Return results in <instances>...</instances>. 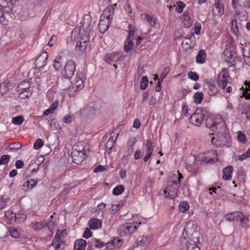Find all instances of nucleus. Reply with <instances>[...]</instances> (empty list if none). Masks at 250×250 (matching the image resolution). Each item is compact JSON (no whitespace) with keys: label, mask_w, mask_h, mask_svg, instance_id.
I'll use <instances>...</instances> for the list:
<instances>
[{"label":"nucleus","mask_w":250,"mask_h":250,"mask_svg":"<svg viewBox=\"0 0 250 250\" xmlns=\"http://www.w3.org/2000/svg\"><path fill=\"white\" fill-rule=\"evenodd\" d=\"M206 125L216 134L217 137H213L211 142L217 146L221 147L226 146L229 141L226 122L219 117L218 119H208Z\"/></svg>","instance_id":"f257e3e1"},{"label":"nucleus","mask_w":250,"mask_h":250,"mask_svg":"<svg viewBox=\"0 0 250 250\" xmlns=\"http://www.w3.org/2000/svg\"><path fill=\"white\" fill-rule=\"evenodd\" d=\"M182 174L178 171L176 174L171 175L168 181L167 187L164 190L166 198L173 199L177 196L179 188L181 185Z\"/></svg>","instance_id":"f03ea898"},{"label":"nucleus","mask_w":250,"mask_h":250,"mask_svg":"<svg viewBox=\"0 0 250 250\" xmlns=\"http://www.w3.org/2000/svg\"><path fill=\"white\" fill-rule=\"evenodd\" d=\"M230 81L231 78L229 70L226 68L222 69L217 75L216 83L218 87L223 90L226 88V92L230 93L232 91V87L230 86H227V85Z\"/></svg>","instance_id":"7ed1b4c3"},{"label":"nucleus","mask_w":250,"mask_h":250,"mask_svg":"<svg viewBox=\"0 0 250 250\" xmlns=\"http://www.w3.org/2000/svg\"><path fill=\"white\" fill-rule=\"evenodd\" d=\"M141 224V222L138 224L135 222L125 223L119 227L118 231L121 236L130 234L136 230L138 226Z\"/></svg>","instance_id":"20e7f679"},{"label":"nucleus","mask_w":250,"mask_h":250,"mask_svg":"<svg viewBox=\"0 0 250 250\" xmlns=\"http://www.w3.org/2000/svg\"><path fill=\"white\" fill-rule=\"evenodd\" d=\"M76 64L72 60H69L66 62L64 69L62 71V75L65 79H70L74 74Z\"/></svg>","instance_id":"39448f33"},{"label":"nucleus","mask_w":250,"mask_h":250,"mask_svg":"<svg viewBox=\"0 0 250 250\" xmlns=\"http://www.w3.org/2000/svg\"><path fill=\"white\" fill-rule=\"evenodd\" d=\"M123 57V53L122 52H112L104 55V61L109 64H113L115 69L117 68V65L115 63L119 62L122 57Z\"/></svg>","instance_id":"423d86ee"},{"label":"nucleus","mask_w":250,"mask_h":250,"mask_svg":"<svg viewBox=\"0 0 250 250\" xmlns=\"http://www.w3.org/2000/svg\"><path fill=\"white\" fill-rule=\"evenodd\" d=\"M132 25L129 24L128 26L129 30H128V36L124 43V50L126 52H128L131 50L134 47V33L135 30L131 29Z\"/></svg>","instance_id":"0eeeda50"},{"label":"nucleus","mask_w":250,"mask_h":250,"mask_svg":"<svg viewBox=\"0 0 250 250\" xmlns=\"http://www.w3.org/2000/svg\"><path fill=\"white\" fill-rule=\"evenodd\" d=\"M205 118V114L200 109H197L191 116L189 119L190 123L195 126H199Z\"/></svg>","instance_id":"6e6552de"},{"label":"nucleus","mask_w":250,"mask_h":250,"mask_svg":"<svg viewBox=\"0 0 250 250\" xmlns=\"http://www.w3.org/2000/svg\"><path fill=\"white\" fill-rule=\"evenodd\" d=\"M73 162L77 165L81 164L86 157V151L84 149L79 150L74 149L71 153Z\"/></svg>","instance_id":"1a4fd4ad"},{"label":"nucleus","mask_w":250,"mask_h":250,"mask_svg":"<svg viewBox=\"0 0 250 250\" xmlns=\"http://www.w3.org/2000/svg\"><path fill=\"white\" fill-rule=\"evenodd\" d=\"M217 154L214 150L208 151L199 155L201 160L205 163H214L217 161Z\"/></svg>","instance_id":"9d476101"},{"label":"nucleus","mask_w":250,"mask_h":250,"mask_svg":"<svg viewBox=\"0 0 250 250\" xmlns=\"http://www.w3.org/2000/svg\"><path fill=\"white\" fill-rule=\"evenodd\" d=\"M86 25L85 23H83L82 26L79 29H75L72 31L71 37L74 36V39L76 38V34L78 33V35L79 36V38L82 40H83L84 42H86L89 39V32L88 30L84 32L85 28Z\"/></svg>","instance_id":"9b49d317"},{"label":"nucleus","mask_w":250,"mask_h":250,"mask_svg":"<svg viewBox=\"0 0 250 250\" xmlns=\"http://www.w3.org/2000/svg\"><path fill=\"white\" fill-rule=\"evenodd\" d=\"M197 227V225L194 221L189 220L186 223L183 230V238L186 239L188 234H192L193 233L196 231Z\"/></svg>","instance_id":"f8f14e48"},{"label":"nucleus","mask_w":250,"mask_h":250,"mask_svg":"<svg viewBox=\"0 0 250 250\" xmlns=\"http://www.w3.org/2000/svg\"><path fill=\"white\" fill-rule=\"evenodd\" d=\"M53 222L51 221L48 222V223L44 221H42L38 222H32L30 227L35 230L38 231L47 226L49 229L52 230L53 229Z\"/></svg>","instance_id":"ddd939ff"},{"label":"nucleus","mask_w":250,"mask_h":250,"mask_svg":"<svg viewBox=\"0 0 250 250\" xmlns=\"http://www.w3.org/2000/svg\"><path fill=\"white\" fill-rule=\"evenodd\" d=\"M117 4H111L106 7L101 15L102 18L111 21Z\"/></svg>","instance_id":"4468645a"},{"label":"nucleus","mask_w":250,"mask_h":250,"mask_svg":"<svg viewBox=\"0 0 250 250\" xmlns=\"http://www.w3.org/2000/svg\"><path fill=\"white\" fill-rule=\"evenodd\" d=\"M47 57L48 55L46 52H43L41 54L35 61L36 68L38 69L42 68L46 65Z\"/></svg>","instance_id":"2eb2a0df"},{"label":"nucleus","mask_w":250,"mask_h":250,"mask_svg":"<svg viewBox=\"0 0 250 250\" xmlns=\"http://www.w3.org/2000/svg\"><path fill=\"white\" fill-rule=\"evenodd\" d=\"M62 234V232L60 230H58L51 243V246L55 250H59L61 248V246L64 244L63 240L61 238Z\"/></svg>","instance_id":"dca6fc26"},{"label":"nucleus","mask_w":250,"mask_h":250,"mask_svg":"<svg viewBox=\"0 0 250 250\" xmlns=\"http://www.w3.org/2000/svg\"><path fill=\"white\" fill-rule=\"evenodd\" d=\"M142 21H146L150 26L155 27L158 25L157 18L156 16H151L148 14H142L140 16Z\"/></svg>","instance_id":"f3484780"},{"label":"nucleus","mask_w":250,"mask_h":250,"mask_svg":"<svg viewBox=\"0 0 250 250\" xmlns=\"http://www.w3.org/2000/svg\"><path fill=\"white\" fill-rule=\"evenodd\" d=\"M122 245L121 241L118 238H113L106 245L107 250H115L119 249Z\"/></svg>","instance_id":"a211bd4d"},{"label":"nucleus","mask_w":250,"mask_h":250,"mask_svg":"<svg viewBox=\"0 0 250 250\" xmlns=\"http://www.w3.org/2000/svg\"><path fill=\"white\" fill-rule=\"evenodd\" d=\"M111 22V21L105 19H103L101 16L98 24L100 32L102 33H105L107 30Z\"/></svg>","instance_id":"6ab92c4d"},{"label":"nucleus","mask_w":250,"mask_h":250,"mask_svg":"<svg viewBox=\"0 0 250 250\" xmlns=\"http://www.w3.org/2000/svg\"><path fill=\"white\" fill-rule=\"evenodd\" d=\"M242 52L245 62L250 64V42L245 43Z\"/></svg>","instance_id":"aec40b11"},{"label":"nucleus","mask_w":250,"mask_h":250,"mask_svg":"<svg viewBox=\"0 0 250 250\" xmlns=\"http://www.w3.org/2000/svg\"><path fill=\"white\" fill-rule=\"evenodd\" d=\"M152 142L150 140H147L146 143V149L145 151L146 155L144 158V161L146 162L151 156L153 147L152 146Z\"/></svg>","instance_id":"412c9836"},{"label":"nucleus","mask_w":250,"mask_h":250,"mask_svg":"<svg viewBox=\"0 0 250 250\" xmlns=\"http://www.w3.org/2000/svg\"><path fill=\"white\" fill-rule=\"evenodd\" d=\"M30 83L26 81H22L19 84V88L22 90L21 92L20 93V96L21 98L28 97V95H25L24 93L30 88Z\"/></svg>","instance_id":"4be33fe9"},{"label":"nucleus","mask_w":250,"mask_h":250,"mask_svg":"<svg viewBox=\"0 0 250 250\" xmlns=\"http://www.w3.org/2000/svg\"><path fill=\"white\" fill-rule=\"evenodd\" d=\"M102 221L97 218L91 219L88 222V226L92 229H98L102 227Z\"/></svg>","instance_id":"5701e85b"},{"label":"nucleus","mask_w":250,"mask_h":250,"mask_svg":"<svg viewBox=\"0 0 250 250\" xmlns=\"http://www.w3.org/2000/svg\"><path fill=\"white\" fill-rule=\"evenodd\" d=\"M212 10L214 12H216L215 14L218 16L221 17L224 14L225 11L224 4L222 2H214V8Z\"/></svg>","instance_id":"b1692460"},{"label":"nucleus","mask_w":250,"mask_h":250,"mask_svg":"<svg viewBox=\"0 0 250 250\" xmlns=\"http://www.w3.org/2000/svg\"><path fill=\"white\" fill-rule=\"evenodd\" d=\"M242 212L240 211H233L225 214V218L226 220L231 222L239 219L241 217Z\"/></svg>","instance_id":"393cba45"},{"label":"nucleus","mask_w":250,"mask_h":250,"mask_svg":"<svg viewBox=\"0 0 250 250\" xmlns=\"http://www.w3.org/2000/svg\"><path fill=\"white\" fill-rule=\"evenodd\" d=\"M86 246V241L83 239L77 240L74 243V250H85Z\"/></svg>","instance_id":"a878e982"},{"label":"nucleus","mask_w":250,"mask_h":250,"mask_svg":"<svg viewBox=\"0 0 250 250\" xmlns=\"http://www.w3.org/2000/svg\"><path fill=\"white\" fill-rule=\"evenodd\" d=\"M232 170L233 167L231 166H228L224 168L223 170V179L226 180L230 179L232 176Z\"/></svg>","instance_id":"bb28decb"},{"label":"nucleus","mask_w":250,"mask_h":250,"mask_svg":"<svg viewBox=\"0 0 250 250\" xmlns=\"http://www.w3.org/2000/svg\"><path fill=\"white\" fill-rule=\"evenodd\" d=\"M206 58V53L204 50H200L196 57V62L198 64H203L205 62Z\"/></svg>","instance_id":"cd10ccee"},{"label":"nucleus","mask_w":250,"mask_h":250,"mask_svg":"<svg viewBox=\"0 0 250 250\" xmlns=\"http://www.w3.org/2000/svg\"><path fill=\"white\" fill-rule=\"evenodd\" d=\"M37 184L36 180L32 179H29L26 181L23 184V189L25 190L32 189L34 188Z\"/></svg>","instance_id":"c85d7f7f"},{"label":"nucleus","mask_w":250,"mask_h":250,"mask_svg":"<svg viewBox=\"0 0 250 250\" xmlns=\"http://www.w3.org/2000/svg\"><path fill=\"white\" fill-rule=\"evenodd\" d=\"M149 241L147 237L141 236L138 238L135 244L138 245V246H142L141 247H143L146 250Z\"/></svg>","instance_id":"c756f323"},{"label":"nucleus","mask_w":250,"mask_h":250,"mask_svg":"<svg viewBox=\"0 0 250 250\" xmlns=\"http://www.w3.org/2000/svg\"><path fill=\"white\" fill-rule=\"evenodd\" d=\"M245 87H242L241 89L242 90L243 95L247 99H250V81L245 82Z\"/></svg>","instance_id":"7c9ffc66"},{"label":"nucleus","mask_w":250,"mask_h":250,"mask_svg":"<svg viewBox=\"0 0 250 250\" xmlns=\"http://www.w3.org/2000/svg\"><path fill=\"white\" fill-rule=\"evenodd\" d=\"M183 24L185 27L188 28L191 25V22L189 16L186 13H184L180 16Z\"/></svg>","instance_id":"2f4dec72"},{"label":"nucleus","mask_w":250,"mask_h":250,"mask_svg":"<svg viewBox=\"0 0 250 250\" xmlns=\"http://www.w3.org/2000/svg\"><path fill=\"white\" fill-rule=\"evenodd\" d=\"M78 89L81 90L84 87L83 80L80 76H77L75 80L72 83Z\"/></svg>","instance_id":"473e14b6"},{"label":"nucleus","mask_w":250,"mask_h":250,"mask_svg":"<svg viewBox=\"0 0 250 250\" xmlns=\"http://www.w3.org/2000/svg\"><path fill=\"white\" fill-rule=\"evenodd\" d=\"M240 219L241 227L247 229L249 228V219L248 217L242 213L241 217H239Z\"/></svg>","instance_id":"72a5a7b5"},{"label":"nucleus","mask_w":250,"mask_h":250,"mask_svg":"<svg viewBox=\"0 0 250 250\" xmlns=\"http://www.w3.org/2000/svg\"><path fill=\"white\" fill-rule=\"evenodd\" d=\"M186 168L188 171L192 173L193 175H196L199 172L198 167L194 163L190 165L187 164Z\"/></svg>","instance_id":"f704fd0d"},{"label":"nucleus","mask_w":250,"mask_h":250,"mask_svg":"<svg viewBox=\"0 0 250 250\" xmlns=\"http://www.w3.org/2000/svg\"><path fill=\"white\" fill-rule=\"evenodd\" d=\"M62 57L61 55H58L53 61V66L56 70L60 69L62 66L61 60Z\"/></svg>","instance_id":"c9c22d12"},{"label":"nucleus","mask_w":250,"mask_h":250,"mask_svg":"<svg viewBox=\"0 0 250 250\" xmlns=\"http://www.w3.org/2000/svg\"><path fill=\"white\" fill-rule=\"evenodd\" d=\"M193 98L195 103L197 104H200L203 100L204 94L202 92H197L194 94Z\"/></svg>","instance_id":"e433bc0d"},{"label":"nucleus","mask_w":250,"mask_h":250,"mask_svg":"<svg viewBox=\"0 0 250 250\" xmlns=\"http://www.w3.org/2000/svg\"><path fill=\"white\" fill-rule=\"evenodd\" d=\"M26 218V215L24 213H20L15 214L14 221L18 223H21L24 221Z\"/></svg>","instance_id":"4c0bfd02"},{"label":"nucleus","mask_w":250,"mask_h":250,"mask_svg":"<svg viewBox=\"0 0 250 250\" xmlns=\"http://www.w3.org/2000/svg\"><path fill=\"white\" fill-rule=\"evenodd\" d=\"M125 190V187L122 185H119L115 187L112 191L114 195L118 196L122 194Z\"/></svg>","instance_id":"58836bf2"},{"label":"nucleus","mask_w":250,"mask_h":250,"mask_svg":"<svg viewBox=\"0 0 250 250\" xmlns=\"http://www.w3.org/2000/svg\"><path fill=\"white\" fill-rule=\"evenodd\" d=\"M180 250H200V249L194 243H187L186 245L183 246L182 249Z\"/></svg>","instance_id":"ea45409f"},{"label":"nucleus","mask_w":250,"mask_h":250,"mask_svg":"<svg viewBox=\"0 0 250 250\" xmlns=\"http://www.w3.org/2000/svg\"><path fill=\"white\" fill-rule=\"evenodd\" d=\"M9 83L4 82L0 84V95L5 94L9 89Z\"/></svg>","instance_id":"a19ab883"},{"label":"nucleus","mask_w":250,"mask_h":250,"mask_svg":"<svg viewBox=\"0 0 250 250\" xmlns=\"http://www.w3.org/2000/svg\"><path fill=\"white\" fill-rule=\"evenodd\" d=\"M231 30L232 32L236 35H238L239 33L238 26L237 22L236 20H232L230 23Z\"/></svg>","instance_id":"79ce46f5"},{"label":"nucleus","mask_w":250,"mask_h":250,"mask_svg":"<svg viewBox=\"0 0 250 250\" xmlns=\"http://www.w3.org/2000/svg\"><path fill=\"white\" fill-rule=\"evenodd\" d=\"M79 91H80V90L78 89V88L73 84L67 89L68 94L70 97L74 96Z\"/></svg>","instance_id":"37998d69"},{"label":"nucleus","mask_w":250,"mask_h":250,"mask_svg":"<svg viewBox=\"0 0 250 250\" xmlns=\"http://www.w3.org/2000/svg\"><path fill=\"white\" fill-rule=\"evenodd\" d=\"M189 208V205L186 201H183L180 202L179 205V210L181 212H185L188 210Z\"/></svg>","instance_id":"c03bdc74"},{"label":"nucleus","mask_w":250,"mask_h":250,"mask_svg":"<svg viewBox=\"0 0 250 250\" xmlns=\"http://www.w3.org/2000/svg\"><path fill=\"white\" fill-rule=\"evenodd\" d=\"M185 6V4L181 0H178L176 2V11L179 14L182 13Z\"/></svg>","instance_id":"a18cd8bd"},{"label":"nucleus","mask_w":250,"mask_h":250,"mask_svg":"<svg viewBox=\"0 0 250 250\" xmlns=\"http://www.w3.org/2000/svg\"><path fill=\"white\" fill-rule=\"evenodd\" d=\"M237 134V138L238 142L243 144H245L247 142V137L244 133H242L241 131H238Z\"/></svg>","instance_id":"49530a36"},{"label":"nucleus","mask_w":250,"mask_h":250,"mask_svg":"<svg viewBox=\"0 0 250 250\" xmlns=\"http://www.w3.org/2000/svg\"><path fill=\"white\" fill-rule=\"evenodd\" d=\"M23 122V117L21 116H18L12 118V123L15 125H21Z\"/></svg>","instance_id":"de8ad7c7"},{"label":"nucleus","mask_w":250,"mask_h":250,"mask_svg":"<svg viewBox=\"0 0 250 250\" xmlns=\"http://www.w3.org/2000/svg\"><path fill=\"white\" fill-rule=\"evenodd\" d=\"M12 0H0V8H9L11 5Z\"/></svg>","instance_id":"09e8293b"},{"label":"nucleus","mask_w":250,"mask_h":250,"mask_svg":"<svg viewBox=\"0 0 250 250\" xmlns=\"http://www.w3.org/2000/svg\"><path fill=\"white\" fill-rule=\"evenodd\" d=\"M148 83V80L146 76H143L142 78L141 82V84H140V88L142 90H145L146 88L147 87Z\"/></svg>","instance_id":"8fccbe9b"},{"label":"nucleus","mask_w":250,"mask_h":250,"mask_svg":"<svg viewBox=\"0 0 250 250\" xmlns=\"http://www.w3.org/2000/svg\"><path fill=\"white\" fill-rule=\"evenodd\" d=\"M121 206L120 203L113 204L111 205L109 211L110 213L115 214L120 209Z\"/></svg>","instance_id":"3c124183"},{"label":"nucleus","mask_w":250,"mask_h":250,"mask_svg":"<svg viewBox=\"0 0 250 250\" xmlns=\"http://www.w3.org/2000/svg\"><path fill=\"white\" fill-rule=\"evenodd\" d=\"M188 79L194 81H197L199 80V76L197 73L193 71H189L188 73Z\"/></svg>","instance_id":"603ef678"},{"label":"nucleus","mask_w":250,"mask_h":250,"mask_svg":"<svg viewBox=\"0 0 250 250\" xmlns=\"http://www.w3.org/2000/svg\"><path fill=\"white\" fill-rule=\"evenodd\" d=\"M169 71H170V69L169 68V67H165L164 68H163V70L162 72V73H161V75L160 76V81H163L164 79L165 78H166L167 77V74L169 73Z\"/></svg>","instance_id":"864d4df0"},{"label":"nucleus","mask_w":250,"mask_h":250,"mask_svg":"<svg viewBox=\"0 0 250 250\" xmlns=\"http://www.w3.org/2000/svg\"><path fill=\"white\" fill-rule=\"evenodd\" d=\"M234 107L233 104L230 102L228 100H227V104L225 108V112L226 113L229 114L230 112H233Z\"/></svg>","instance_id":"5fc2aeb1"},{"label":"nucleus","mask_w":250,"mask_h":250,"mask_svg":"<svg viewBox=\"0 0 250 250\" xmlns=\"http://www.w3.org/2000/svg\"><path fill=\"white\" fill-rule=\"evenodd\" d=\"M10 159V156L9 155H4L0 158V166L5 165L8 163Z\"/></svg>","instance_id":"6e6d98bb"},{"label":"nucleus","mask_w":250,"mask_h":250,"mask_svg":"<svg viewBox=\"0 0 250 250\" xmlns=\"http://www.w3.org/2000/svg\"><path fill=\"white\" fill-rule=\"evenodd\" d=\"M43 145V141L41 139H38L34 144V148L36 150L40 149Z\"/></svg>","instance_id":"4d7b16f0"},{"label":"nucleus","mask_w":250,"mask_h":250,"mask_svg":"<svg viewBox=\"0 0 250 250\" xmlns=\"http://www.w3.org/2000/svg\"><path fill=\"white\" fill-rule=\"evenodd\" d=\"M15 214V213L13 212L11 210H7L5 212V216L10 221H14Z\"/></svg>","instance_id":"13d9d810"},{"label":"nucleus","mask_w":250,"mask_h":250,"mask_svg":"<svg viewBox=\"0 0 250 250\" xmlns=\"http://www.w3.org/2000/svg\"><path fill=\"white\" fill-rule=\"evenodd\" d=\"M10 233L12 237L17 238H19L20 236V234L19 233V231L18 230L14 228H12L10 229Z\"/></svg>","instance_id":"bf43d9fd"},{"label":"nucleus","mask_w":250,"mask_h":250,"mask_svg":"<svg viewBox=\"0 0 250 250\" xmlns=\"http://www.w3.org/2000/svg\"><path fill=\"white\" fill-rule=\"evenodd\" d=\"M201 29V24L199 22H196L194 29V33L196 35H199Z\"/></svg>","instance_id":"052dcab7"},{"label":"nucleus","mask_w":250,"mask_h":250,"mask_svg":"<svg viewBox=\"0 0 250 250\" xmlns=\"http://www.w3.org/2000/svg\"><path fill=\"white\" fill-rule=\"evenodd\" d=\"M217 88L215 85L210 84L209 86L208 93L209 95H214L217 93Z\"/></svg>","instance_id":"680f3d73"},{"label":"nucleus","mask_w":250,"mask_h":250,"mask_svg":"<svg viewBox=\"0 0 250 250\" xmlns=\"http://www.w3.org/2000/svg\"><path fill=\"white\" fill-rule=\"evenodd\" d=\"M92 236V232L90 229L88 228H86L84 233H83V237L85 239H88Z\"/></svg>","instance_id":"e2e57ef3"},{"label":"nucleus","mask_w":250,"mask_h":250,"mask_svg":"<svg viewBox=\"0 0 250 250\" xmlns=\"http://www.w3.org/2000/svg\"><path fill=\"white\" fill-rule=\"evenodd\" d=\"M105 170V167L102 165H99L94 169L93 171L95 173H97L100 172H103Z\"/></svg>","instance_id":"0e129e2a"},{"label":"nucleus","mask_w":250,"mask_h":250,"mask_svg":"<svg viewBox=\"0 0 250 250\" xmlns=\"http://www.w3.org/2000/svg\"><path fill=\"white\" fill-rule=\"evenodd\" d=\"M223 54L226 57V61H229L232 59V55L229 50H225L223 52Z\"/></svg>","instance_id":"69168bd1"},{"label":"nucleus","mask_w":250,"mask_h":250,"mask_svg":"<svg viewBox=\"0 0 250 250\" xmlns=\"http://www.w3.org/2000/svg\"><path fill=\"white\" fill-rule=\"evenodd\" d=\"M95 245L96 247L101 249V248L104 247V246L105 244L103 242L101 241V240H98V239H95Z\"/></svg>","instance_id":"338daca9"},{"label":"nucleus","mask_w":250,"mask_h":250,"mask_svg":"<svg viewBox=\"0 0 250 250\" xmlns=\"http://www.w3.org/2000/svg\"><path fill=\"white\" fill-rule=\"evenodd\" d=\"M244 113L246 116V118L250 120V106H248L245 108Z\"/></svg>","instance_id":"774afa93"}]
</instances>
